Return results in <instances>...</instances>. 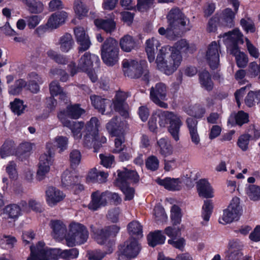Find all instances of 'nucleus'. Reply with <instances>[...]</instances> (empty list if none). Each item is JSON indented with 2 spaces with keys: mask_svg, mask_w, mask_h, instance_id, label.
Returning <instances> with one entry per match:
<instances>
[{
  "mask_svg": "<svg viewBox=\"0 0 260 260\" xmlns=\"http://www.w3.org/2000/svg\"><path fill=\"white\" fill-rule=\"evenodd\" d=\"M57 116L63 126L67 127L71 130L73 136L75 139H81L82 137L81 131L85 125L83 122L72 121L67 119L66 114L64 112H60Z\"/></svg>",
  "mask_w": 260,
  "mask_h": 260,
  "instance_id": "12",
  "label": "nucleus"
},
{
  "mask_svg": "<svg viewBox=\"0 0 260 260\" xmlns=\"http://www.w3.org/2000/svg\"><path fill=\"white\" fill-rule=\"evenodd\" d=\"M113 249H111L108 250V252L105 253L97 250L89 251L87 253V256L89 260H101L104 257L106 254L111 253Z\"/></svg>",
  "mask_w": 260,
  "mask_h": 260,
  "instance_id": "58",
  "label": "nucleus"
},
{
  "mask_svg": "<svg viewBox=\"0 0 260 260\" xmlns=\"http://www.w3.org/2000/svg\"><path fill=\"white\" fill-rule=\"evenodd\" d=\"M99 60V58L97 55H91L90 53L86 52L79 59L77 67L73 62L69 65L71 75L74 76L80 71L83 72L88 71L92 68L93 62H97Z\"/></svg>",
  "mask_w": 260,
  "mask_h": 260,
  "instance_id": "9",
  "label": "nucleus"
},
{
  "mask_svg": "<svg viewBox=\"0 0 260 260\" xmlns=\"http://www.w3.org/2000/svg\"><path fill=\"white\" fill-rule=\"evenodd\" d=\"M157 150L163 157H167L173 153V147L170 142L167 139L162 138L157 142Z\"/></svg>",
  "mask_w": 260,
  "mask_h": 260,
  "instance_id": "27",
  "label": "nucleus"
},
{
  "mask_svg": "<svg viewBox=\"0 0 260 260\" xmlns=\"http://www.w3.org/2000/svg\"><path fill=\"white\" fill-rule=\"evenodd\" d=\"M22 3L27 8V10L32 14H38L42 13L44 6L39 0H21Z\"/></svg>",
  "mask_w": 260,
  "mask_h": 260,
  "instance_id": "33",
  "label": "nucleus"
},
{
  "mask_svg": "<svg viewBox=\"0 0 260 260\" xmlns=\"http://www.w3.org/2000/svg\"><path fill=\"white\" fill-rule=\"evenodd\" d=\"M61 112H66L67 119L70 117L77 119L85 113V110L81 108L79 104H74L68 106L66 110Z\"/></svg>",
  "mask_w": 260,
  "mask_h": 260,
  "instance_id": "38",
  "label": "nucleus"
},
{
  "mask_svg": "<svg viewBox=\"0 0 260 260\" xmlns=\"http://www.w3.org/2000/svg\"><path fill=\"white\" fill-rule=\"evenodd\" d=\"M68 17V13L64 11L55 12L49 17L46 26L51 29H56L65 23Z\"/></svg>",
  "mask_w": 260,
  "mask_h": 260,
  "instance_id": "16",
  "label": "nucleus"
},
{
  "mask_svg": "<svg viewBox=\"0 0 260 260\" xmlns=\"http://www.w3.org/2000/svg\"><path fill=\"white\" fill-rule=\"evenodd\" d=\"M16 164L13 161L9 162L6 168V171L11 179H16L18 174L16 170Z\"/></svg>",
  "mask_w": 260,
  "mask_h": 260,
  "instance_id": "62",
  "label": "nucleus"
},
{
  "mask_svg": "<svg viewBox=\"0 0 260 260\" xmlns=\"http://www.w3.org/2000/svg\"><path fill=\"white\" fill-rule=\"evenodd\" d=\"M91 201L88 205V208L96 211L102 207H105L108 204L107 191L101 192L97 190L93 192L91 195Z\"/></svg>",
  "mask_w": 260,
  "mask_h": 260,
  "instance_id": "14",
  "label": "nucleus"
},
{
  "mask_svg": "<svg viewBox=\"0 0 260 260\" xmlns=\"http://www.w3.org/2000/svg\"><path fill=\"white\" fill-rule=\"evenodd\" d=\"M231 53L235 57L236 64L239 68H244L248 62V57L244 53L240 51L238 46L234 45L231 49Z\"/></svg>",
  "mask_w": 260,
  "mask_h": 260,
  "instance_id": "29",
  "label": "nucleus"
},
{
  "mask_svg": "<svg viewBox=\"0 0 260 260\" xmlns=\"http://www.w3.org/2000/svg\"><path fill=\"white\" fill-rule=\"evenodd\" d=\"M4 214L5 218L15 221L21 215L20 207L16 204L7 205L4 209Z\"/></svg>",
  "mask_w": 260,
  "mask_h": 260,
  "instance_id": "39",
  "label": "nucleus"
},
{
  "mask_svg": "<svg viewBox=\"0 0 260 260\" xmlns=\"http://www.w3.org/2000/svg\"><path fill=\"white\" fill-rule=\"evenodd\" d=\"M141 250L138 242L129 238L118 247L117 252L118 260H131L137 256Z\"/></svg>",
  "mask_w": 260,
  "mask_h": 260,
  "instance_id": "6",
  "label": "nucleus"
},
{
  "mask_svg": "<svg viewBox=\"0 0 260 260\" xmlns=\"http://www.w3.org/2000/svg\"><path fill=\"white\" fill-rule=\"evenodd\" d=\"M243 247V245L241 242L237 240L231 241L226 253L229 260H240L243 256L241 251Z\"/></svg>",
  "mask_w": 260,
  "mask_h": 260,
  "instance_id": "20",
  "label": "nucleus"
},
{
  "mask_svg": "<svg viewBox=\"0 0 260 260\" xmlns=\"http://www.w3.org/2000/svg\"><path fill=\"white\" fill-rule=\"evenodd\" d=\"M160 46L159 41L154 37L146 40L145 43V51L149 61L151 62L155 59V48L157 49Z\"/></svg>",
  "mask_w": 260,
  "mask_h": 260,
  "instance_id": "26",
  "label": "nucleus"
},
{
  "mask_svg": "<svg viewBox=\"0 0 260 260\" xmlns=\"http://www.w3.org/2000/svg\"><path fill=\"white\" fill-rule=\"evenodd\" d=\"M156 181L158 184L163 186L166 189L169 190H179L182 187L181 181L178 178L157 179Z\"/></svg>",
  "mask_w": 260,
  "mask_h": 260,
  "instance_id": "25",
  "label": "nucleus"
},
{
  "mask_svg": "<svg viewBox=\"0 0 260 260\" xmlns=\"http://www.w3.org/2000/svg\"><path fill=\"white\" fill-rule=\"evenodd\" d=\"M180 208L177 205H173L171 209V217L173 225L179 224L181 221Z\"/></svg>",
  "mask_w": 260,
  "mask_h": 260,
  "instance_id": "54",
  "label": "nucleus"
},
{
  "mask_svg": "<svg viewBox=\"0 0 260 260\" xmlns=\"http://www.w3.org/2000/svg\"><path fill=\"white\" fill-rule=\"evenodd\" d=\"M90 100L92 105L98 111L103 114L105 111L106 106H110V101L101 97L93 95L90 96Z\"/></svg>",
  "mask_w": 260,
  "mask_h": 260,
  "instance_id": "41",
  "label": "nucleus"
},
{
  "mask_svg": "<svg viewBox=\"0 0 260 260\" xmlns=\"http://www.w3.org/2000/svg\"><path fill=\"white\" fill-rule=\"evenodd\" d=\"M122 67L125 76L131 78L142 77L143 80L148 82L149 71L145 61L138 62L134 60L125 59L122 61Z\"/></svg>",
  "mask_w": 260,
  "mask_h": 260,
  "instance_id": "4",
  "label": "nucleus"
},
{
  "mask_svg": "<svg viewBox=\"0 0 260 260\" xmlns=\"http://www.w3.org/2000/svg\"><path fill=\"white\" fill-rule=\"evenodd\" d=\"M128 231L130 235L137 237L138 238L143 237L142 226L137 221H132L128 225Z\"/></svg>",
  "mask_w": 260,
  "mask_h": 260,
  "instance_id": "48",
  "label": "nucleus"
},
{
  "mask_svg": "<svg viewBox=\"0 0 260 260\" xmlns=\"http://www.w3.org/2000/svg\"><path fill=\"white\" fill-rule=\"evenodd\" d=\"M79 178L74 172L67 170L61 176V185L63 187L69 189L75 183L79 182Z\"/></svg>",
  "mask_w": 260,
  "mask_h": 260,
  "instance_id": "28",
  "label": "nucleus"
},
{
  "mask_svg": "<svg viewBox=\"0 0 260 260\" xmlns=\"http://www.w3.org/2000/svg\"><path fill=\"white\" fill-rule=\"evenodd\" d=\"M69 160L71 167L76 168L80 163L81 160V154L79 150L74 149L70 153Z\"/></svg>",
  "mask_w": 260,
  "mask_h": 260,
  "instance_id": "51",
  "label": "nucleus"
},
{
  "mask_svg": "<svg viewBox=\"0 0 260 260\" xmlns=\"http://www.w3.org/2000/svg\"><path fill=\"white\" fill-rule=\"evenodd\" d=\"M25 107L23 101L19 99H16L13 102L11 103L12 111L18 115H20L23 112Z\"/></svg>",
  "mask_w": 260,
  "mask_h": 260,
  "instance_id": "56",
  "label": "nucleus"
},
{
  "mask_svg": "<svg viewBox=\"0 0 260 260\" xmlns=\"http://www.w3.org/2000/svg\"><path fill=\"white\" fill-rule=\"evenodd\" d=\"M118 53L119 49L118 42L114 39L110 38L107 39L102 46L101 54Z\"/></svg>",
  "mask_w": 260,
  "mask_h": 260,
  "instance_id": "42",
  "label": "nucleus"
},
{
  "mask_svg": "<svg viewBox=\"0 0 260 260\" xmlns=\"http://www.w3.org/2000/svg\"><path fill=\"white\" fill-rule=\"evenodd\" d=\"M213 205L209 201H205L202 208V217L204 220L207 222L209 221L212 212Z\"/></svg>",
  "mask_w": 260,
  "mask_h": 260,
  "instance_id": "57",
  "label": "nucleus"
},
{
  "mask_svg": "<svg viewBox=\"0 0 260 260\" xmlns=\"http://www.w3.org/2000/svg\"><path fill=\"white\" fill-rule=\"evenodd\" d=\"M74 31L76 41L80 45L78 47L79 52H82L88 50L90 46L91 43L84 28L76 27L74 28Z\"/></svg>",
  "mask_w": 260,
  "mask_h": 260,
  "instance_id": "15",
  "label": "nucleus"
},
{
  "mask_svg": "<svg viewBox=\"0 0 260 260\" xmlns=\"http://www.w3.org/2000/svg\"><path fill=\"white\" fill-rule=\"evenodd\" d=\"M120 45L124 51L130 52L134 49L135 43L131 36L125 35L120 40Z\"/></svg>",
  "mask_w": 260,
  "mask_h": 260,
  "instance_id": "47",
  "label": "nucleus"
},
{
  "mask_svg": "<svg viewBox=\"0 0 260 260\" xmlns=\"http://www.w3.org/2000/svg\"><path fill=\"white\" fill-rule=\"evenodd\" d=\"M196 50L194 44L187 43L185 39L177 41L173 46H164L159 50L156 63L158 70L167 75L172 74L181 64L182 57L181 52L192 53Z\"/></svg>",
  "mask_w": 260,
  "mask_h": 260,
  "instance_id": "1",
  "label": "nucleus"
},
{
  "mask_svg": "<svg viewBox=\"0 0 260 260\" xmlns=\"http://www.w3.org/2000/svg\"><path fill=\"white\" fill-rule=\"evenodd\" d=\"M199 81L202 87L208 91L211 90L214 86L211 75L207 71H203L199 74Z\"/></svg>",
  "mask_w": 260,
  "mask_h": 260,
  "instance_id": "44",
  "label": "nucleus"
},
{
  "mask_svg": "<svg viewBox=\"0 0 260 260\" xmlns=\"http://www.w3.org/2000/svg\"><path fill=\"white\" fill-rule=\"evenodd\" d=\"M121 188V190L125 194V199L126 200H131L133 199L135 191L133 188L129 187L128 184H117Z\"/></svg>",
  "mask_w": 260,
  "mask_h": 260,
  "instance_id": "61",
  "label": "nucleus"
},
{
  "mask_svg": "<svg viewBox=\"0 0 260 260\" xmlns=\"http://www.w3.org/2000/svg\"><path fill=\"white\" fill-rule=\"evenodd\" d=\"M125 123L120 118H112L106 125V128L112 136H119L124 135Z\"/></svg>",
  "mask_w": 260,
  "mask_h": 260,
  "instance_id": "19",
  "label": "nucleus"
},
{
  "mask_svg": "<svg viewBox=\"0 0 260 260\" xmlns=\"http://www.w3.org/2000/svg\"><path fill=\"white\" fill-rule=\"evenodd\" d=\"M167 18L170 27L167 29L163 27H160L158 31L161 35H165L169 30L178 27L179 25L181 26H185L189 23V20L178 8L172 9L169 13Z\"/></svg>",
  "mask_w": 260,
  "mask_h": 260,
  "instance_id": "8",
  "label": "nucleus"
},
{
  "mask_svg": "<svg viewBox=\"0 0 260 260\" xmlns=\"http://www.w3.org/2000/svg\"><path fill=\"white\" fill-rule=\"evenodd\" d=\"M102 59L104 62L108 66H113L116 64L119 60L118 53L101 54Z\"/></svg>",
  "mask_w": 260,
  "mask_h": 260,
  "instance_id": "49",
  "label": "nucleus"
},
{
  "mask_svg": "<svg viewBox=\"0 0 260 260\" xmlns=\"http://www.w3.org/2000/svg\"><path fill=\"white\" fill-rule=\"evenodd\" d=\"M91 232L94 240L98 244L104 245L108 244L111 249H112V242L109 240L110 237H115L119 232L120 228L116 225H112L101 228L98 224L90 226Z\"/></svg>",
  "mask_w": 260,
  "mask_h": 260,
  "instance_id": "5",
  "label": "nucleus"
},
{
  "mask_svg": "<svg viewBox=\"0 0 260 260\" xmlns=\"http://www.w3.org/2000/svg\"><path fill=\"white\" fill-rule=\"evenodd\" d=\"M28 84L27 89L31 92L37 93L40 90L39 84L43 83L42 78L35 72H32L28 76Z\"/></svg>",
  "mask_w": 260,
  "mask_h": 260,
  "instance_id": "30",
  "label": "nucleus"
},
{
  "mask_svg": "<svg viewBox=\"0 0 260 260\" xmlns=\"http://www.w3.org/2000/svg\"><path fill=\"white\" fill-rule=\"evenodd\" d=\"M241 208L239 205V199L233 198L228 207L223 211L219 222L222 224L229 223L234 220H237L241 215Z\"/></svg>",
  "mask_w": 260,
  "mask_h": 260,
  "instance_id": "10",
  "label": "nucleus"
},
{
  "mask_svg": "<svg viewBox=\"0 0 260 260\" xmlns=\"http://www.w3.org/2000/svg\"><path fill=\"white\" fill-rule=\"evenodd\" d=\"M155 115L159 118L158 123L161 127H165L169 122L168 131L173 139L176 142L180 139V128L182 125V121L180 117L172 112L158 110Z\"/></svg>",
  "mask_w": 260,
  "mask_h": 260,
  "instance_id": "2",
  "label": "nucleus"
},
{
  "mask_svg": "<svg viewBox=\"0 0 260 260\" xmlns=\"http://www.w3.org/2000/svg\"><path fill=\"white\" fill-rule=\"evenodd\" d=\"M13 155H16V144L12 140H7L0 148V156L5 158Z\"/></svg>",
  "mask_w": 260,
  "mask_h": 260,
  "instance_id": "35",
  "label": "nucleus"
},
{
  "mask_svg": "<svg viewBox=\"0 0 260 260\" xmlns=\"http://www.w3.org/2000/svg\"><path fill=\"white\" fill-rule=\"evenodd\" d=\"M54 142L55 146L59 149V151L61 152L66 150L68 148V138L66 137L57 136L54 139Z\"/></svg>",
  "mask_w": 260,
  "mask_h": 260,
  "instance_id": "59",
  "label": "nucleus"
},
{
  "mask_svg": "<svg viewBox=\"0 0 260 260\" xmlns=\"http://www.w3.org/2000/svg\"><path fill=\"white\" fill-rule=\"evenodd\" d=\"M168 87L162 82L156 83L150 88V98L156 105L164 108H168V104L162 101L167 100Z\"/></svg>",
  "mask_w": 260,
  "mask_h": 260,
  "instance_id": "11",
  "label": "nucleus"
},
{
  "mask_svg": "<svg viewBox=\"0 0 260 260\" xmlns=\"http://www.w3.org/2000/svg\"><path fill=\"white\" fill-rule=\"evenodd\" d=\"M46 148V152L42 154L39 159V167L37 173V177L39 180L45 178L49 173L50 166L54 161V153L51 149V144H47Z\"/></svg>",
  "mask_w": 260,
  "mask_h": 260,
  "instance_id": "7",
  "label": "nucleus"
},
{
  "mask_svg": "<svg viewBox=\"0 0 260 260\" xmlns=\"http://www.w3.org/2000/svg\"><path fill=\"white\" fill-rule=\"evenodd\" d=\"M159 164V161L158 159L154 155L149 156L145 161L147 169L152 171H156L158 169Z\"/></svg>",
  "mask_w": 260,
  "mask_h": 260,
  "instance_id": "55",
  "label": "nucleus"
},
{
  "mask_svg": "<svg viewBox=\"0 0 260 260\" xmlns=\"http://www.w3.org/2000/svg\"><path fill=\"white\" fill-rule=\"evenodd\" d=\"M223 41L228 42H231L233 45L232 48L234 46H237L238 44H243V35L240 32L238 29H235L232 31L224 33L222 36Z\"/></svg>",
  "mask_w": 260,
  "mask_h": 260,
  "instance_id": "24",
  "label": "nucleus"
},
{
  "mask_svg": "<svg viewBox=\"0 0 260 260\" xmlns=\"http://www.w3.org/2000/svg\"><path fill=\"white\" fill-rule=\"evenodd\" d=\"M235 13L230 9H225L219 19V22L222 26L232 27L234 25Z\"/></svg>",
  "mask_w": 260,
  "mask_h": 260,
  "instance_id": "36",
  "label": "nucleus"
},
{
  "mask_svg": "<svg viewBox=\"0 0 260 260\" xmlns=\"http://www.w3.org/2000/svg\"><path fill=\"white\" fill-rule=\"evenodd\" d=\"M245 191L251 200H260V186L254 184L249 185L246 188Z\"/></svg>",
  "mask_w": 260,
  "mask_h": 260,
  "instance_id": "46",
  "label": "nucleus"
},
{
  "mask_svg": "<svg viewBox=\"0 0 260 260\" xmlns=\"http://www.w3.org/2000/svg\"><path fill=\"white\" fill-rule=\"evenodd\" d=\"M32 144L29 142L21 143L16 149V156L21 157L23 155H27L32 150Z\"/></svg>",
  "mask_w": 260,
  "mask_h": 260,
  "instance_id": "52",
  "label": "nucleus"
},
{
  "mask_svg": "<svg viewBox=\"0 0 260 260\" xmlns=\"http://www.w3.org/2000/svg\"><path fill=\"white\" fill-rule=\"evenodd\" d=\"M43 253L46 260H58L61 258V249L60 248H49L42 246Z\"/></svg>",
  "mask_w": 260,
  "mask_h": 260,
  "instance_id": "43",
  "label": "nucleus"
},
{
  "mask_svg": "<svg viewBox=\"0 0 260 260\" xmlns=\"http://www.w3.org/2000/svg\"><path fill=\"white\" fill-rule=\"evenodd\" d=\"M107 141L105 137L99 135H92V133H86L83 138V145L84 146L90 148L92 146L96 150L103 144Z\"/></svg>",
  "mask_w": 260,
  "mask_h": 260,
  "instance_id": "18",
  "label": "nucleus"
},
{
  "mask_svg": "<svg viewBox=\"0 0 260 260\" xmlns=\"http://www.w3.org/2000/svg\"><path fill=\"white\" fill-rule=\"evenodd\" d=\"M88 231L84 225L73 222L69 225L68 233L64 236L66 244L68 247L85 243L88 239Z\"/></svg>",
  "mask_w": 260,
  "mask_h": 260,
  "instance_id": "3",
  "label": "nucleus"
},
{
  "mask_svg": "<svg viewBox=\"0 0 260 260\" xmlns=\"http://www.w3.org/2000/svg\"><path fill=\"white\" fill-rule=\"evenodd\" d=\"M219 45L215 41L212 42L207 48L206 59L212 69L217 68L219 66Z\"/></svg>",
  "mask_w": 260,
  "mask_h": 260,
  "instance_id": "13",
  "label": "nucleus"
},
{
  "mask_svg": "<svg viewBox=\"0 0 260 260\" xmlns=\"http://www.w3.org/2000/svg\"><path fill=\"white\" fill-rule=\"evenodd\" d=\"M197 187L200 197L205 198H211L213 197V189L207 180H200L197 182Z\"/></svg>",
  "mask_w": 260,
  "mask_h": 260,
  "instance_id": "23",
  "label": "nucleus"
},
{
  "mask_svg": "<svg viewBox=\"0 0 260 260\" xmlns=\"http://www.w3.org/2000/svg\"><path fill=\"white\" fill-rule=\"evenodd\" d=\"M139 180V176L136 171L125 170L118 173L117 184H128L131 182H136Z\"/></svg>",
  "mask_w": 260,
  "mask_h": 260,
  "instance_id": "21",
  "label": "nucleus"
},
{
  "mask_svg": "<svg viewBox=\"0 0 260 260\" xmlns=\"http://www.w3.org/2000/svg\"><path fill=\"white\" fill-rule=\"evenodd\" d=\"M147 240L149 245L153 247L157 245L164 244L166 237L161 231L156 230L149 234L147 236Z\"/></svg>",
  "mask_w": 260,
  "mask_h": 260,
  "instance_id": "32",
  "label": "nucleus"
},
{
  "mask_svg": "<svg viewBox=\"0 0 260 260\" xmlns=\"http://www.w3.org/2000/svg\"><path fill=\"white\" fill-rule=\"evenodd\" d=\"M248 117L247 113L243 111H240L235 115L236 123L237 124L241 126L248 122Z\"/></svg>",
  "mask_w": 260,
  "mask_h": 260,
  "instance_id": "64",
  "label": "nucleus"
},
{
  "mask_svg": "<svg viewBox=\"0 0 260 260\" xmlns=\"http://www.w3.org/2000/svg\"><path fill=\"white\" fill-rule=\"evenodd\" d=\"M114 18L111 17L110 19H96L94 20V23L99 28L104 30L107 32L111 33L114 31L116 28V23Z\"/></svg>",
  "mask_w": 260,
  "mask_h": 260,
  "instance_id": "34",
  "label": "nucleus"
},
{
  "mask_svg": "<svg viewBox=\"0 0 260 260\" xmlns=\"http://www.w3.org/2000/svg\"><path fill=\"white\" fill-rule=\"evenodd\" d=\"M45 193L46 202L51 207L55 206L58 203L62 201L66 197L62 191L54 187H49Z\"/></svg>",
  "mask_w": 260,
  "mask_h": 260,
  "instance_id": "17",
  "label": "nucleus"
},
{
  "mask_svg": "<svg viewBox=\"0 0 260 260\" xmlns=\"http://www.w3.org/2000/svg\"><path fill=\"white\" fill-rule=\"evenodd\" d=\"M58 43L61 51L68 52L73 48L74 41L70 34L66 33L60 37Z\"/></svg>",
  "mask_w": 260,
  "mask_h": 260,
  "instance_id": "40",
  "label": "nucleus"
},
{
  "mask_svg": "<svg viewBox=\"0 0 260 260\" xmlns=\"http://www.w3.org/2000/svg\"><path fill=\"white\" fill-rule=\"evenodd\" d=\"M251 137V136L248 134H245L240 136L238 138L237 145L243 151H246L248 149Z\"/></svg>",
  "mask_w": 260,
  "mask_h": 260,
  "instance_id": "60",
  "label": "nucleus"
},
{
  "mask_svg": "<svg viewBox=\"0 0 260 260\" xmlns=\"http://www.w3.org/2000/svg\"><path fill=\"white\" fill-rule=\"evenodd\" d=\"M73 8L76 15L80 18L85 16L88 11L86 6L80 1L74 2Z\"/></svg>",
  "mask_w": 260,
  "mask_h": 260,
  "instance_id": "50",
  "label": "nucleus"
},
{
  "mask_svg": "<svg viewBox=\"0 0 260 260\" xmlns=\"http://www.w3.org/2000/svg\"><path fill=\"white\" fill-rule=\"evenodd\" d=\"M27 85L26 82L23 79H19L16 80L14 85L11 86L9 90L10 94L13 95H16L19 94L23 87Z\"/></svg>",
  "mask_w": 260,
  "mask_h": 260,
  "instance_id": "53",
  "label": "nucleus"
},
{
  "mask_svg": "<svg viewBox=\"0 0 260 260\" xmlns=\"http://www.w3.org/2000/svg\"><path fill=\"white\" fill-rule=\"evenodd\" d=\"M50 226L52 229V235L54 238L60 240L64 237L66 228L62 222L59 220H52Z\"/></svg>",
  "mask_w": 260,
  "mask_h": 260,
  "instance_id": "31",
  "label": "nucleus"
},
{
  "mask_svg": "<svg viewBox=\"0 0 260 260\" xmlns=\"http://www.w3.org/2000/svg\"><path fill=\"white\" fill-rule=\"evenodd\" d=\"M100 122L97 118L93 117L87 122L85 125V133H92V135H99V131L100 127Z\"/></svg>",
  "mask_w": 260,
  "mask_h": 260,
  "instance_id": "45",
  "label": "nucleus"
},
{
  "mask_svg": "<svg viewBox=\"0 0 260 260\" xmlns=\"http://www.w3.org/2000/svg\"><path fill=\"white\" fill-rule=\"evenodd\" d=\"M126 98L125 93L118 92L116 93L113 100V105L115 111H118L121 115L125 117L128 115L127 105L124 102Z\"/></svg>",
  "mask_w": 260,
  "mask_h": 260,
  "instance_id": "22",
  "label": "nucleus"
},
{
  "mask_svg": "<svg viewBox=\"0 0 260 260\" xmlns=\"http://www.w3.org/2000/svg\"><path fill=\"white\" fill-rule=\"evenodd\" d=\"M154 216L156 221H164L167 218L164 209L159 206H155L154 207Z\"/></svg>",
  "mask_w": 260,
  "mask_h": 260,
  "instance_id": "63",
  "label": "nucleus"
},
{
  "mask_svg": "<svg viewBox=\"0 0 260 260\" xmlns=\"http://www.w3.org/2000/svg\"><path fill=\"white\" fill-rule=\"evenodd\" d=\"M45 246V243L40 241L36 246H30V254L27 260H46L42 252V246Z\"/></svg>",
  "mask_w": 260,
  "mask_h": 260,
  "instance_id": "37",
  "label": "nucleus"
}]
</instances>
